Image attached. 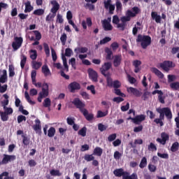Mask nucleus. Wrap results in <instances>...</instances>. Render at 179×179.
<instances>
[{
    "label": "nucleus",
    "instance_id": "1",
    "mask_svg": "<svg viewBox=\"0 0 179 179\" xmlns=\"http://www.w3.org/2000/svg\"><path fill=\"white\" fill-rule=\"evenodd\" d=\"M72 104H73L76 108L80 110V113H82L87 121H92V120L94 118V115H93V113L89 114V111L85 108V107H86V104H85V103L82 101L80 99L75 98L72 101Z\"/></svg>",
    "mask_w": 179,
    "mask_h": 179
},
{
    "label": "nucleus",
    "instance_id": "2",
    "mask_svg": "<svg viewBox=\"0 0 179 179\" xmlns=\"http://www.w3.org/2000/svg\"><path fill=\"white\" fill-rule=\"evenodd\" d=\"M141 13V8L138 6H134L131 10H127L126 12V16H123L120 18L122 23H127V22H131V17H135L136 15Z\"/></svg>",
    "mask_w": 179,
    "mask_h": 179
},
{
    "label": "nucleus",
    "instance_id": "3",
    "mask_svg": "<svg viewBox=\"0 0 179 179\" xmlns=\"http://www.w3.org/2000/svg\"><path fill=\"white\" fill-rule=\"evenodd\" d=\"M136 43H141L143 50H146L152 44V38L150 36L138 34L136 40Z\"/></svg>",
    "mask_w": 179,
    "mask_h": 179
},
{
    "label": "nucleus",
    "instance_id": "4",
    "mask_svg": "<svg viewBox=\"0 0 179 179\" xmlns=\"http://www.w3.org/2000/svg\"><path fill=\"white\" fill-rule=\"evenodd\" d=\"M51 5H52V8L50 11L52 14H49L46 16L45 20L46 22H50L51 19H54L57 15V12L59 10V3L57 1V0H52L50 1Z\"/></svg>",
    "mask_w": 179,
    "mask_h": 179
},
{
    "label": "nucleus",
    "instance_id": "5",
    "mask_svg": "<svg viewBox=\"0 0 179 179\" xmlns=\"http://www.w3.org/2000/svg\"><path fill=\"white\" fill-rule=\"evenodd\" d=\"M157 111L159 114V119L162 121L164 120V115L168 120H171V118H173V113H171V110H170L169 108H157Z\"/></svg>",
    "mask_w": 179,
    "mask_h": 179
},
{
    "label": "nucleus",
    "instance_id": "6",
    "mask_svg": "<svg viewBox=\"0 0 179 179\" xmlns=\"http://www.w3.org/2000/svg\"><path fill=\"white\" fill-rule=\"evenodd\" d=\"M62 59L63 61V65L64 69L60 71V75L62 78H65L67 80H69V76L66 75L64 71L66 72H69V66H68V62H66V57L64 55L62 56Z\"/></svg>",
    "mask_w": 179,
    "mask_h": 179
},
{
    "label": "nucleus",
    "instance_id": "7",
    "mask_svg": "<svg viewBox=\"0 0 179 179\" xmlns=\"http://www.w3.org/2000/svg\"><path fill=\"white\" fill-rule=\"evenodd\" d=\"M113 66V64L110 62H105L101 67L99 69V71L103 76H108L110 75V73H107L108 71H110L111 69V67Z\"/></svg>",
    "mask_w": 179,
    "mask_h": 179
},
{
    "label": "nucleus",
    "instance_id": "8",
    "mask_svg": "<svg viewBox=\"0 0 179 179\" xmlns=\"http://www.w3.org/2000/svg\"><path fill=\"white\" fill-rule=\"evenodd\" d=\"M159 66L166 72H169V71H170V68H176V64L171 61L166 60L160 63Z\"/></svg>",
    "mask_w": 179,
    "mask_h": 179
},
{
    "label": "nucleus",
    "instance_id": "9",
    "mask_svg": "<svg viewBox=\"0 0 179 179\" xmlns=\"http://www.w3.org/2000/svg\"><path fill=\"white\" fill-rule=\"evenodd\" d=\"M89 78L92 82L97 83L99 82V74L96 71H94L93 69L90 68L87 70Z\"/></svg>",
    "mask_w": 179,
    "mask_h": 179
},
{
    "label": "nucleus",
    "instance_id": "10",
    "mask_svg": "<svg viewBox=\"0 0 179 179\" xmlns=\"http://www.w3.org/2000/svg\"><path fill=\"white\" fill-rule=\"evenodd\" d=\"M161 138H157V142H158L159 143H160L161 145H166V143H167V141H169L170 139V136L169 135V134L166 133V132H162L161 134Z\"/></svg>",
    "mask_w": 179,
    "mask_h": 179
},
{
    "label": "nucleus",
    "instance_id": "11",
    "mask_svg": "<svg viewBox=\"0 0 179 179\" xmlns=\"http://www.w3.org/2000/svg\"><path fill=\"white\" fill-rule=\"evenodd\" d=\"M3 156V157L1 162H0V164H8V163L16 160V156L15 155H8L4 154Z\"/></svg>",
    "mask_w": 179,
    "mask_h": 179
},
{
    "label": "nucleus",
    "instance_id": "12",
    "mask_svg": "<svg viewBox=\"0 0 179 179\" xmlns=\"http://www.w3.org/2000/svg\"><path fill=\"white\" fill-rule=\"evenodd\" d=\"M68 87L71 93H75L76 90H80V84L76 81H74L71 83Z\"/></svg>",
    "mask_w": 179,
    "mask_h": 179
},
{
    "label": "nucleus",
    "instance_id": "13",
    "mask_svg": "<svg viewBox=\"0 0 179 179\" xmlns=\"http://www.w3.org/2000/svg\"><path fill=\"white\" fill-rule=\"evenodd\" d=\"M114 176L115 177H124V176H128L129 174V172L124 171V169L122 168L115 169L113 171Z\"/></svg>",
    "mask_w": 179,
    "mask_h": 179
},
{
    "label": "nucleus",
    "instance_id": "14",
    "mask_svg": "<svg viewBox=\"0 0 179 179\" xmlns=\"http://www.w3.org/2000/svg\"><path fill=\"white\" fill-rule=\"evenodd\" d=\"M146 120V115H138L133 119L134 124H136V125H139L141 122H143V121H145Z\"/></svg>",
    "mask_w": 179,
    "mask_h": 179
},
{
    "label": "nucleus",
    "instance_id": "15",
    "mask_svg": "<svg viewBox=\"0 0 179 179\" xmlns=\"http://www.w3.org/2000/svg\"><path fill=\"white\" fill-rule=\"evenodd\" d=\"M39 94H41V96L43 98L48 97L49 94V92H48V84L47 83H43L42 91L39 92Z\"/></svg>",
    "mask_w": 179,
    "mask_h": 179
},
{
    "label": "nucleus",
    "instance_id": "16",
    "mask_svg": "<svg viewBox=\"0 0 179 179\" xmlns=\"http://www.w3.org/2000/svg\"><path fill=\"white\" fill-rule=\"evenodd\" d=\"M122 61V56L121 55H116L114 56L113 65L115 68H118L121 65Z\"/></svg>",
    "mask_w": 179,
    "mask_h": 179
},
{
    "label": "nucleus",
    "instance_id": "17",
    "mask_svg": "<svg viewBox=\"0 0 179 179\" xmlns=\"http://www.w3.org/2000/svg\"><path fill=\"white\" fill-rule=\"evenodd\" d=\"M103 27L105 31H110L113 30V25L107 20H104L102 22Z\"/></svg>",
    "mask_w": 179,
    "mask_h": 179
},
{
    "label": "nucleus",
    "instance_id": "18",
    "mask_svg": "<svg viewBox=\"0 0 179 179\" xmlns=\"http://www.w3.org/2000/svg\"><path fill=\"white\" fill-rule=\"evenodd\" d=\"M141 65H142V62L140 60H134L133 62V66H134V72L135 73H138V72H141Z\"/></svg>",
    "mask_w": 179,
    "mask_h": 179
},
{
    "label": "nucleus",
    "instance_id": "19",
    "mask_svg": "<svg viewBox=\"0 0 179 179\" xmlns=\"http://www.w3.org/2000/svg\"><path fill=\"white\" fill-rule=\"evenodd\" d=\"M36 124L33 126V129L36 132V134H41V122L40 120L37 119L35 120Z\"/></svg>",
    "mask_w": 179,
    "mask_h": 179
},
{
    "label": "nucleus",
    "instance_id": "20",
    "mask_svg": "<svg viewBox=\"0 0 179 179\" xmlns=\"http://www.w3.org/2000/svg\"><path fill=\"white\" fill-rule=\"evenodd\" d=\"M127 92L129 93H132V94H134V96H136V97H139L141 96V91L132 87H129L127 89Z\"/></svg>",
    "mask_w": 179,
    "mask_h": 179
},
{
    "label": "nucleus",
    "instance_id": "21",
    "mask_svg": "<svg viewBox=\"0 0 179 179\" xmlns=\"http://www.w3.org/2000/svg\"><path fill=\"white\" fill-rule=\"evenodd\" d=\"M151 71L152 72V73H155L159 79H163V78H164V74H163L162 71H160L155 67H152L151 69Z\"/></svg>",
    "mask_w": 179,
    "mask_h": 179
},
{
    "label": "nucleus",
    "instance_id": "22",
    "mask_svg": "<svg viewBox=\"0 0 179 179\" xmlns=\"http://www.w3.org/2000/svg\"><path fill=\"white\" fill-rule=\"evenodd\" d=\"M151 17L155 20L156 23H160V22H162V17H160L157 12L152 11L151 13Z\"/></svg>",
    "mask_w": 179,
    "mask_h": 179
},
{
    "label": "nucleus",
    "instance_id": "23",
    "mask_svg": "<svg viewBox=\"0 0 179 179\" xmlns=\"http://www.w3.org/2000/svg\"><path fill=\"white\" fill-rule=\"evenodd\" d=\"M8 82V72L3 70V75L0 76V83H6Z\"/></svg>",
    "mask_w": 179,
    "mask_h": 179
},
{
    "label": "nucleus",
    "instance_id": "24",
    "mask_svg": "<svg viewBox=\"0 0 179 179\" xmlns=\"http://www.w3.org/2000/svg\"><path fill=\"white\" fill-rule=\"evenodd\" d=\"M25 9H24V13H30L31 10H33L34 7L31 6V3L30 1H27L25 3Z\"/></svg>",
    "mask_w": 179,
    "mask_h": 179
},
{
    "label": "nucleus",
    "instance_id": "25",
    "mask_svg": "<svg viewBox=\"0 0 179 179\" xmlns=\"http://www.w3.org/2000/svg\"><path fill=\"white\" fill-rule=\"evenodd\" d=\"M42 72L45 76H51V71H50V69L48 68V66L43 65L42 66Z\"/></svg>",
    "mask_w": 179,
    "mask_h": 179
},
{
    "label": "nucleus",
    "instance_id": "26",
    "mask_svg": "<svg viewBox=\"0 0 179 179\" xmlns=\"http://www.w3.org/2000/svg\"><path fill=\"white\" fill-rule=\"evenodd\" d=\"M105 52L107 54L106 59L111 61V59H113V50H111V49L109 48H106Z\"/></svg>",
    "mask_w": 179,
    "mask_h": 179
},
{
    "label": "nucleus",
    "instance_id": "27",
    "mask_svg": "<svg viewBox=\"0 0 179 179\" xmlns=\"http://www.w3.org/2000/svg\"><path fill=\"white\" fill-rule=\"evenodd\" d=\"M95 155L96 156H101L103 155V149L100 147H96L94 149L93 154Z\"/></svg>",
    "mask_w": 179,
    "mask_h": 179
},
{
    "label": "nucleus",
    "instance_id": "28",
    "mask_svg": "<svg viewBox=\"0 0 179 179\" xmlns=\"http://www.w3.org/2000/svg\"><path fill=\"white\" fill-rule=\"evenodd\" d=\"M148 166V159L145 157H143L140 162L139 167L140 169H145Z\"/></svg>",
    "mask_w": 179,
    "mask_h": 179
},
{
    "label": "nucleus",
    "instance_id": "29",
    "mask_svg": "<svg viewBox=\"0 0 179 179\" xmlns=\"http://www.w3.org/2000/svg\"><path fill=\"white\" fill-rule=\"evenodd\" d=\"M50 174L51 176H52L53 177H61V176H62V173H61L59 171V170H55V169H52L50 171Z\"/></svg>",
    "mask_w": 179,
    "mask_h": 179
},
{
    "label": "nucleus",
    "instance_id": "30",
    "mask_svg": "<svg viewBox=\"0 0 179 179\" xmlns=\"http://www.w3.org/2000/svg\"><path fill=\"white\" fill-rule=\"evenodd\" d=\"M27 61V57L24 55H21V62H20V66L22 69H24V65H26V62Z\"/></svg>",
    "mask_w": 179,
    "mask_h": 179
},
{
    "label": "nucleus",
    "instance_id": "31",
    "mask_svg": "<svg viewBox=\"0 0 179 179\" xmlns=\"http://www.w3.org/2000/svg\"><path fill=\"white\" fill-rule=\"evenodd\" d=\"M0 117H1V121H3V122L8 121V120H9V116L8 113H6V112L0 111Z\"/></svg>",
    "mask_w": 179,
    "mask_h": 179
},
{
    "label": "nucleus",
    "instance_id": "32",
    "mask_svg": "<svg viewBox=\"0 0 179 179\" xmlns=\"http://www.w3.org/2000/svg\"><path fill=\"white\" fill-rule=\"evenodd\" d=\"M29 54H30V58L33 61L37 59V50H29Z\"/></svg>",
    "mask_w": 179,
    "mask_h": 179
},
{
    "label": "nucleus",
    "instance_id": "33",
    "mask_svg": "<svg viewBox=\"0 0 179 179\" xmlns=\"http://www.w3.org/2000/svg\"><path fill=\"white\" fill-rule=\"evenodd\" d=\"M106 78V83L108 87H113V85L114 83V81H113V78L110 76V74L108 75V76H105Z\"/></svg>",
    "mask_w": 179,
    "mask_h": 179
},
{
    "label": "nucleus",
    "instance_id": "34",
    "mask_svg": "<svg viewBox=\"0 0 179 179\" xmlns=\"http://www.w3.org/2000/svg\"><path fill=\"white\" fill-rule=\"evenodd\" d=\"M22 138L23 145H24V146H29V145H30V138H29L24 135H22Z\"/></svg>",
    "mask_w": 179,
    "mask_h": 179
},
{
    "label": "nucleus",
    "instance_id": "35",
    "mask_svg": "<svg viewBox=\"0 0 179 179\" xmlns=\"http://www.w3.org/2000/svg\"><path fill=\"white\" fill-rule=\"evenodd\" d=\"M41 65H43V63H41V62H32V68L33 69H36V71L41 68Z\"/></svg>",
    "mask_w": 179,
    "mask_h": 179
},
{
    "label": "nucleus",
    "instance_id": "36",
    "mask_svg": "<svg viewBox=\"0 0 179 179\" xmlns=\"http://www.w3.org/2000/svg\"><path fill=\"white\" fill-rule=\"evenodd\" d=\"M108 115V110H106L105 112H103L101 110H98L96 118H103V117H106Z\"/></svg>",
    "mask_w": 179,
    "mask_h": 179
},
{
    "label": "nucleus",
    "instance_id": "37",
    "mask_svg": "<svg viewBox=\"0 0 179 179\" xmlns=\"http://www.w3.org/2000/svg\"><path fill=\"white\" fill-rule=\"evenodd\" d=\"M3 96L4 97V99H6V100H4L3 102H1V104L3 107V108H6V106H8V104H9V96H8V94H5L3 95Z\"/></svg>",
    "mask_w": 179,
    "mask_h": 179
},
{
    "label": "nucleus",
    "instance_id": "38",
    "mask_svg": "<svg viewBox=\"0 0 179 179\" xmlns=\"http://www.w3.org/2000/svg\"><path fill=\"white\" fill-rule=\"evenodd\" d=\"M44 9L38 8L34 11L33 15H35L36 16H43V15H44Z\"/></svg>",
    "mask_w": 179,
    "mask_h": 179
},
{
    "label": "nucleus",
    "instance_id": "39",
    "mask_svg": "<svg viewBox=\"0 0 179 179\" xmlns=\"http://www.w3.org/2000/svg\"><path fill=\"white\" fill-rule=\"evenodd\" d=\"M122 179H138V174L134 173L130 176L129 173L128 175L124 176Z\"/></svg>",
    "mask_w": 179,
    "mask_h": 179
},
{
    "label": "nucleus",
    "instance_id": "40",
    "mask_svg": "<svg viewBox=\"0 0 179 179\" xmlns=\"http://www.w3.org/2000/svg\"><path fill=\"white\" fill-rule=\"evenodd\" d=\"M43 104V107H45V108L51 107V99H50V98L45 99Z\"/></svg>",
    "mask_w": 179,
    "mask_h": 179
},
{
    "label": "nucleus",
    "instance_id": "41",
    "mask_svg": "<svg viewBox=\"0 0 179 179\" xmlns=\"http://www.w3.org/2000/svg\"><path fill=\"white\" fill-rule=\"evenodd\" d=\"M43 48L46 57H50V46H48L47 43H43Z\"/></svg>",
    "mask_w": 179,
    "mask_h": 179
},
{
    "label": "nucleus",
    "instance_id": "42",
    "mask_svg": "<svg viewBox=\"0 0 179 179\" xmlns=\"http://www.w3.org/2000/svg\"><path fill=\"white\" fill-rule=\"evenodd\" d=\"M67 38H68V36H66V34L63 33V34L60 37V41L62 45H65L66 44Z\"/></svg>",
    "mask_w": 179,
    "mask_h": 179
},
{
    "label": "nucleus",
    "instance_id": "43",
    "mask_svg": "<svg viewBox=\"0 0 179 179\" xmlns=\"http://www.w3.org/2000/svg\"><path fill=\"white\" fill-rule=\"evenodd\" d=\"M178 149H179L178 142L173 143L171 147V152H177V150H178Z\"/></svg>",
    "mask_w": 179,
    "mask_h": 179
},
{
    "label": "nucleus",
    "instance_id": "44",
    "mask_svg": "<svg viewBox=\"0 0 179 179\" xmlns=\"http://www.w3.org/2000/svg\"><path fill=\"white\" fill-rule=\"evenodd\" d=\"M84 160H85V162H92V160H94V157L93 155L85 154Z\"/></svg>",
    "mask_w": 179,
    "mask_h": 179
},
{
    "label": "nucleus",
    "instance_id": "45",
    "mask_svg": "<svg viewBox=\"0 0 179 179\" xmlns=\"http://www.w3.org/2000/svg\"><path fill=\"white\" fill-rule=\"evenodd\" d=\"M8 72L10 78H13L15 76V67L13 65H9Z\"/></svg>",
    "mask_w": 179,
    "mask_h": 179
},
{
    "label": "nucleus",
    "instance_id": "46",
    "mask_svg": "<svg viewBox=\"0 0 179 179\" xmlns=\"http://www.w3.org/2000/svg\"><path fill=\"white\" fill-rule=\"evenodd\" d=\"M87 131V128L86 127H83L81 129H80L78 132V135H80V136H86V132Z\"/></svg>",
    "mask_w": 179,
    "mask_h": 179
},
{
    "label": "nucleus",
    "instance_id": "47",
    "mask_svg": "<svg viewBox=\"0 0 179 179\" xmlns=\"http://www.w3.org/2000/svg\"><path fill=\"white\" fill-rule=\"evenodd\" d=\"M11 45L14 51H17V50H19V48L22 47V45H20V43H17V42H15V41H13Z\"/></svg>",
    "mask_w": 179,
    "mask_h": 179
},
{
    "label": "nucleus",
    "instance_id": "48",
    "mask_svg": "<svg viewBox=\"0 0 179 179\" xmlns=\"http://www.w3.org/2000/svg\"><path fill=\"white\" fill-rule=\"evenodd\" d=\"M54 135H55V128L52 127L48 130V136H49V138H52Z\"/></svg>",
    "mask_w": 179,
    "mask_h": 179
},
{
    "label": "nucleus",
    "instance_id": "49",
    "mask_svg": "<svg viewBox=\"0 0 179 179\" xmlns=\"http://www.w3.org/2000/svg\"><path fill=\"white\" fill-rule=\"evenodd\" d=\"M112 87H113L114 89H120V87H121V82L117 80H114Z\"/></svg>",
    "mask_w": 179,
    "mask_h": 179
},
{
    "label": "nucleus",
    "instance_id": "50",
    "mask_svg": "<svg viewBox=\"0 0 179 179\" xmlns=\"http://www.w3.org/2000/svg\"><path fill=\"white\" fill-rule=\"evenodd\" d=\"M114 91L115 94H116L117 96H120V97H125V94L122 93L121 92V90L115 88Z\"/></svg>",
    "mask_w": 179,
    "mask_h": 179
},
{
    "label": "nucleus",
    "instance_id": "51",
    "mask_svg": "<svg viewBox=\"0 0 179 179\" xmlns=\"http://www.w3.org/2000/svg\"><path fill=\"white\" fill-rule=\"evenodd\" d=\"M50 50L52 53V61L53 62H55L57 59V52H55L53 48H51Z\"/></svg>",
    "mask_w": 179,
    "mask_h": 179
},
{
    "label": "nucleus",
    "instance_id": "52",
    "mask_svg": "<svg viewBox=\"0 0 179 179\" xmlns=\"http://www.w3.org/2000/svg\"><path fill=\"white\" fill-rule=\"evenodd\" d=\"M117 29H120V30L122 31H124V30H125V27H127V23H124V22H122V23H118L117 24Z\"/></svg>",
    "mask_w": 179,
    "mask_h": 179
},
{
    "label": "nucleus",
    "instance_id": "53",
    "mask_svg": "<svg viewBox=\"0 0 179 179\" xmlns=\"http://www.w3.org/2000/svg\"><path fill=\"white\" fill-rule=\"evenodd\" d=\"M110 41H111V38L106 36L100 41V44L103 45V44H107V43H110Z\"/></svg>",
    "mask_w": 179,
    "mask_h": 179
},
{
    "label": "nucleus",
    "instance_id": "54",
    "mask_svg": "<svg viewBox=\"0 0 179 179\" xmlns=\"http://www.w3.org/2000/svg\"><path fill=\"white\" fill-rule=\"evenodd\" d=\"M113 101L117 103V104H120V103H122V101H124V98L121 96H116L113 99Z\"/></svg>",
    "mask_w": 179,
    "mask_h": 179
},
{
    "label": "nucleus",
    "instance_id": "55",
    "mask_svg": "<svg viewBox=\"0 0 179 179\" xmlns=\"http://www.w3.org/2000/svg\"><path fill=\"white\" fill-rule=\"evenodd\" d=\"M170 87L171 89H173V90H178L179 89V83L175 82L170 84Z\"/></svg>",
    "mask_w": 179,
    "mask_h": 179
},
{
    "label": "nucleus",
    "instance_id": "56",
    "mask_svg": "<svg viewBox=\"0 0 179 179\" xmlns=\"http://www.w3.org/2000/svg\"><path fill=\"white\" fill-rule=\"evenodd\" d=\"M33 33L35 34L36 40L40 41V40H41V33L37 30L33 31Z\"/></svg>",
    "mask_w": 179,
    "mask_h": 179
},
{
    "label": "nucleus",
    "instance_id": "57",
    "mask_svg": "<svg viewBox=\"0 0 179 179\" xmlns=\"http://www.w3.org/2000/svg\"><path fill=\"white\" fill-rule=\"evenodd\" d=\"M148 150H152V152H156L157 150V147L153 143H150L148 145Z\"/></svg>",
    "mask_w": 179,
    "mask_h": 179
},
{
    "label": "nucleus",
    "instance_id": "58",
    "mask_svg": "<svg viewBox=\"0 0 179 179\" xmlns=\"http://www.w3.org/2000/svg\"><path fill=\"white\" fill-rule=\"evenodd\" d=\"M36 76H37V71H36V70H33L31 73L32 83H36Z\"/></svg>",
    "mask_w": 179,
    "mask_h": 179
},
{
    "label": "nucleus",
    "instance_id": "59",
    "mask_svg": "<svg viewBox=\"0 0 179 179\" xmlns=\"http://www.w3.org/2000/svg\"><path fill=\"white\" fill-rule=\"evenodd\" d=\"M148 170H149V171H150V173H155L156 171V170H157V168L156 167V166L149 164H148Z\"/></svg>",
    "mask_w": 179,
    "mask_h": 179
},
{
    "label": "nucleus",
    "instance_id": "60",
    "mask_svg": "<svg viewBox=\"0 0 179 179\" xmlns=\"http://www.w3.org/2000/svg\"><path fill=\"white\" fill-rule=\"evenodd\" d=\"M116 10H122V3L120 0L116 1Z\"/></svg>",
    "mask_w": 179,
    "mask_h": 179
},
{
    "label": "nucleus",
    "instance_id": "61",
    "mask_svg": "<svg viewBox=\"0 0 179 179\" xmlns=\"http://www.w3.org/2000/svg\"><path fill=\"white\" fill-rule=\"evenodd\" d=\"M117 138V134H113L108 136V142H113V141H115Z\"/></svg>",
    "mask_w": 179,
    "mask_h": 179
},
{
    "label": "nucleus",
    "instance_id": "62",
    "mask_svg": "<svg viewBox=\"0 0 179 179\" xmlns=\"http://www.w3.org/2000/svg\"><path fill=\"white\" fill-rule=\"evenodd\" d=\"M177 79L176 75H168V82L169 83H171V82H174Z\"/></svg>",
    "mask_w": 179,
    "mask_h": 179
},
{
    "label": "nucleus",
    "instance_id": "63",
    "mask_svg": "<svg viewBox=\"0 0 179 179\" xmlns=\"http://www.w3.org/2000/svg\"><path fill=\"white\" fill-rule=\"evenodd\" d=\"M110 47H111L113 51H117V49L120 47V45L117 42H113L110 45Z\"/></svg>",
    "mask_w": 179,
    "mask_h": 179
},
{
    "label": "nucleus",
    "instance_id": "64",
    "mask_svg": "<svg viewBox=\"0 0 179 179\" xmlns=\"http://www.w3.org/2000/svg\"><path fill=\"white\" fill-rule=\"evenodd\" d=\"M103 5L105 9H108V8L111 6L113 4H111V0H107L103 2Z\"/></svg>",
    "mask_w": 179,
    "mask_h": 179
}]
</instances>
